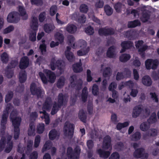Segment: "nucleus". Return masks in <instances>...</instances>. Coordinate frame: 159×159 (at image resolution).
I'll return each instance as SVG.
<instances>
[{
	"instance_id": "obj_24",
	"label": "nucleus",
	"mask_w": 159,
	"mask_h": 159,
	"mask_svg": "<svg viewBox=\"0 0 159 159\" xmlns=\"http://www.w3.org/2000/svg\"><path fill=\"white\" fill-rule=\"evenodd\" d=\"M142 111V108L139 106H137L135 107L133 109L132 113L133 117L135 118L138 117Z\"/></svg>"
},
{
	"instance_id": "obj_15",
	"label": "nucleus",
	"mask_w": 159,
	"mask_h": 159,
	"mask_svg": "<svg viewBox=\"0 0 159 159\" xmlns=\"http://www.w3.org/2000/svg\"><path fill=\"white\" fill-rule=\"evenodd\" d=\"M84 47L82 49L77 51V54L78 56H83L87 54L90 50V48L89 47L86 48L87 43L84 40H82Z\"/></svg>"
},
{
	"instance_id": "obj_38",
	"label": "nucleus",
	"mask_w": 159,
	"mask_h": 159,
	"mask_svg": "<svg viewBox=\"0 0 159 159\" xmlns=\"http://www.w3.org/2000/svg\"><path fill=\"white\" fill-rule=\"evenodd\" d=\"M27 75L26 71L20 70V84L25 82L27 80Z\"/></svg>"
},
{
	"instance_id": "obj_19",
	"label": "nucleus",
	"mask_w": 159,
	"mask_h": 159,
	"mask_svg": "<svg viewBox=\"0 0 159 159\" xmlns=\"http://www.w3.org/2000/svg\"><path fill=\"white\" fill-rule=\"evenodd\" d=\"M45 73L48 78L49 81L51 83H54L56 79L54 73L48 70H46Z\"/></svg>"
},
{
	"instance_id": "obj_6",
	"label": "nucleus",
	"mask_w": 159,
	"mask_h": 159,
	"mask_svg": "<svg viewBox=\"0 0 159 159\" xmlns=\"http://www.w3.org/2000/svg\"><path fill=\"white\" fill-rule=\"evenodd\" d=\"M75 126L73 124L66 122L63 127L64 134L65 136L72 138L74 134Z\"/></svg>"
},
{
	"instance_id": "obj_28",
	"label": "nucleus",
	"mask_w": 159,
	"mask_h": 159,
	"mask_svg": "<svg viewBox=\"0 0 159 159\" xmlns=\"http://www.w3.org/2000/svg\"><path fill=\"white\" fill-rule=\"evenodd\" d=\"M114 8L116 12L120 13L123 9H125V6L124 4H122L121 2H118L114 5Z\"/></svg>"
},
{
	"instance_id": "obj_50",
	"label": "nucleus",
	"mask_w": 159,
	"mask_h": 159,
	"mask_svg": "<svg viewBox=\"0 0 159 159\" xmlns=\"http://www.w3.org/2000/svg\"><path fill=\"white\" fill-rule=\"evenodd\" d=\"M85 32L89 35H92L94 33V30L93 27L89 26L85 29Z\"/></svg>"
},
{
	"instance_id": "obj_14",
	"label": "nucleus",
	"mask_w": 159,
	"mask_h": 159,
	"mask_svg": "<svg viewBox=\"0 0 159 159\" xmlns=\"http://www.w3.org/2000/svg\"><path fill=\"white\" fill-rule=\"evenodd\" d=\"M133 43L131 41H123L121 44V46L122 48L120 51V53H122L125 52L126 50L130 49L133 46Z\"/></svg>"
},
{
	"instance_id": "obj_44",
	"label": "nucleus",
	"mask_w": 159,
	"mask_h": 159,
	"mask_svg": "<svg viewBox=\"0 0 159 159\" xmlns=\"http://www.w3.org/2000/svg\"><path fill=\"white\" fill-rule=\"evenodd\" d=\"M45 125L43 123H39L37 126V133L41 134L43 133L44 130Z\"/></svg>"
},
{
	"instance_id": "obj_11",
	"label": "nucleus",
	"mask_w": 159,
	"mask_h": 159,
	"mask_svg": "<svg viewBox=\"0 0 159 159\" xmlns=\"http://www.w3.org/2000/svg\"><path fill=\"white\" fill-rule=\"evenodd\" d=\"M71 19L80 23H84L86 20L84 15H80L79 13L77 12H75L72 15Z\"/></svg>"
},
{
	"instance_id": "obj_53",
	"label": "nucleus",
	"mask_w": 159,
	"mask_h": 159,
	"mask_svg": "<svg viewBox=\"0 0 159 159\" xmlns=\"http://www.w3.org/2000/svg\"><path fill=\"white\" fill-rule=\"evenodd\" d=\"M82 82L81 81H77L76 83L75 84H73L72 87H75V89L79 91L82 88Z\"/></svg>"
},
{
	"instance_id": "obj_2",
	"label": "nucleus",
	"mask_w": 159,
	"mask_h": 159,
	"mask_svg": "<svg viewBox=\"0 0 159 159\" xmlns=\"http://www.w3.org/2000/svg\"><path fill=\"white\" fill-rule=\"evenodd\" d=\"M10 118L14 128V138L17 139L19 135V126L20 119L17 117V112L16 111H12L10 115Z\"/></svg>"
},
{
	"instance_id": "obj_4",
	"label": "nucleus",
	"mask_w": 159,
	"mask_h": 159,
	"mask_svg": "<svg viewBox=\"0 0 159 159\" xmlns=\"http://www.w3.org/2000/svg\"><path fill=\"white\" fill-rule=\"evenodd\" d=\"M81 149L80 147L77 146L74 149V151L71 147L67 148L66 154L69 159H79Z\"/></svg>"
},
{
	"instance_id": "obj_32",
	"label": "nucleus",
	"mask_w": 159,
	"mask_h": 159,
	"mask_svg": "<svg viewBox=\"0 0 159 159\" xmlns=\"http://www.w3.org/2000/svg\"><path fill=\"white\" fill-rule=\"evenodd\" d=\"M157 121V116L156 113L154 112L152 113L149 117L147 120V122L148 124H154L156 123Z\"/></svg>"
},
{
	"instance_id": "obj_51",
	"label": "nucleus",
	"mask_w": 159,
	"mask_h": 159,
	"mask_svg": "<svg viewBox=\"0 0 159 159\" xmlns=\"http://www.w3.org/2000/svg\"><path fill=\"white\" fill-rule=\"evenodd\" d=\"M98 87L97 85L96 84H93L92 88V93L94 96H97L99 93Z\"/></svg>"
},
{
	"instance_id": "obj_56",
	"label": "nucleus",
	"mask_w": 159,
	"mask_h": 159,
	"mask_svg": "<svg viewBox=\"0 0 159 159\" xmlns=\"http://www.w3.org/2000/svg\"><path fill=\"white\" fill-rule=\"evenodd\" d=\"M39 75L43 83L44 84H47L48 83V80L44 74L42 72H40L39 73Z\"/></svg>"
},
{
	"instance_id": "obj_10",
	"label": "nucleus",
	"mask_w": 159,
	"mask_h": 159,
	"mask_svg": "<svg viewBox=\"0 0 159 159\" xmlns=\"http://www.w3.org/2000/svg\"><path fill=\"white\" fill-rule=\"evenodd\" d=\"M98 33L101 36H107L113 35L115 34V31L114 29L112 28L106 27L99 28Z\"/></svg>"
},
{
	"instance_id": "obj_25",
	"label": "nucleus",
	"mask_w": 159,
	"mask_h": 159,
	"mask_svg": "<svg viewBox=\"0 0 159 159\" xmlns=\"http://www.w3.org/2000/svg\"><path fill=\"white\" fill-rule=\"evenodd\" d=\"M59 136V134L55 129L51 130L48 134V137L49 139L51 140H53L57 137L58 138Z\"/></svg>"
},
{
	"instance_id": "obj_52",
	"label": "nucleus",
	"mask_w": 159,
	"mask_h": 159,
	"mask_svg": "<svg viewBox=\"0 0 159 159\" xmlns=\"http://www.w3.org/2000/svg\"><path fill=\"white\" fill-rule=\"evenodd\" d=\"M115 149L118 151H120L123 150L124 145L123 143L121 142H118L115 145Z\"/></svg>"
},
{
	"instance_id": "obj_21",
	"label": "nucleus",
	"mask_w": 159,
	"mask_h": 159,
	"mask_svg": "<svg viewBox=\"0 0 159 159\" xmlns=\"http://www.w3.org/2000/svg\"><path fill=\"white\" fill-rule=\"evenodd\" d=\"M52 102V100L51 98L50 97H47L43 104V108L47 110H49L51 107Z\"/></svg>"
},
{
	"instance_id": "obj_57",
	"label": "nucleus",
	"mask_w": 159,
	"mask_h": 159,
	"mask_svg": "<svg viewBox=\"0 0 159 159\" xmlns=\"http://www.w3.org/2000/svg\"><path fill=\"white\" fill-rule=\"evenodd\" d=\"M40 136L39 135H37L34 139V147L35 148H37L39 147L40 142Z\"/></svg>"
},
{
	"instance_id": "obj_40",
	"label": "nucleus",
	"mask_w": 159,
	"mask_h": 159,
	"mask_svg": "<svg viewBox=\"0 0 159 159\" xmlns=\"http://www.w3.org/2000/svg\"><path fill=\"white\" fill-rule=\"evenodd\" d=\"M20 17L23 20H26L28 18V15L25 9L20 6Z\"/></svg>"
},
{
	"instance_id": "obj_47",
	"label": "nucleus",
	"mask_w": 159,
	"mask_h": 159,
	"mask_svg": "<svg viewBox=\"0 0 159 159\" xmlns=\"http://www.w3.org/2000/svg\"><path fill=\"white\" fill-rule=\"evenodd\" d=\"M129 125V123L127 122H125L123 123H119L116 125V129L118 130H120L122 128L128 126Z\"/></svg>"
},
{
	"instance_id": "obj_48",
	"label": "nucleus",
	"mask_w": 159,
	"mask_h": 159,
	"mask_svg": "<svg viewBox=\"0 0 159 159\" xmlns=\"http://www.w3.org/2000/svg\"><path fill=\"white\" fill-rule=\"evenodd\" d=\"M65 80L64 78L60 77L57 83V86L58 88H61L65 84Z\"/></svg>"
},
{
	"instance_id": "obj_34",
	"label": "nucleus",
	"mask_w": 159,
	"mask_h": 159,
	"mask_svg": "<svg viewBox=\"0 0 159 159\" xmlns=\"http://www.w3.org/2000/svg\"><path fill=\"white\" fill-rule=\"evenodd\" d=\"M79 117L80 120L83 122L86 123L87 116L83 110H80L79 113Z\"/></svg>"
},
{
	"instance_id": "obj_37",
	"label": "nucleus",
	"mask_w": 159,
	"mask_h": 159,
	"mask_svg": "<svg viewBox=\"0 0 159 159\" xmlns=\"http://www.w3.org/2000/svg\"><path fill=\"white\" fill-rule=\"evenodd\" d=\"M150 125L147 121H145L142 123L140 126V129L143 131H146L148 130L150 127Z\"/></svg>"
},
{
	"instance_id": "obj_33",
	"label": "nucleus",
	"mask_w": 159,
	"mask_h": 159,
	"mask_svg": "<svg viewBox=\"0 0 159 159\" xmlns=\"http://www.w3.org/2000/svg\"><path fill=\"white\" fill-rule=\"evenodd\" d=\"M33 144V141L30 140L27 143L26 149L25 150V153L27 155H29L31 152L32 148V146Z\"/></svg>"
},
{
	"instance_id": "obj_13",
	"label": "nucleus",
	"mask_w": 159,
	"mask_h": 159,
	"mask_svg": "<svg viewBox=\"0 0 159 159\" xmlns=\"http://www.w3.org/2000/svg\"><path fill=\"white\" fill-rule=\"evenodd\" d=\"M19 13L16 11L12 12L10 13L7 17V21L10 23H16L18 20Z\"/></svg>"
},
{
	"instance_id": "obj_55",
	"label": "nucleus",
	"mask_w": 159,
	"mask_h": 159,
	"mask_svg": "<svg viewBox=\"0 0 159 159\" xmlns=\"http://www.w3.org/2000/svg\"><path fill=\"white\" fill-rule=\"evenodd\" d=\"M49 66L52 70H54L56 69L57 66L56 63V60L54 58H52L51 59Z\"/></svg>"
},
{
	"instance_id": "obj_17",
	"label": "nucleus",
	"mask_w": 159,
	"mask_h": 159,
	"mask_svg": "<svg viewBox=\"0 0 159 159\" xmlns=\"http://www.w3.org/2000/svg\"><path fill=\"white\" fill-rule=\"evenodd\" d=\"M29 65V59L26 56L22 57L20 59V70L26 69Z\"/></svg>"
},
{
	"instance_id": "obj_43",
	"label": "nucleus",
	"mask_w": 159,
	"mask_h": 159,
	"mask_svg": "<svg viewBox=\"0 0 159 159\" xmlns=\"http://www.w3.org/2000/svg\"><path fill=\"white\" fill-rule=\"evenodd\" d=\"M130 58V56L129 54H124L120 57V60L122 62H125L129 60Z\"/></svg>"
},
{
	"instance_id": "obj_20",
	"label": "nucleus",
	"mask_w": 159,
	"mask_h": 159,
	"mask_svg": "<svg viewBox=\"0 0 159 159\" xmlns=\"http://www.w3.org/2000/svg\"><path fill=\"white\" fill-rule=\"evenodd\" d=\"M98 153L100 157L106 159L107 158L110 156L111 152L109 151H105L101 149H99L97 150Z\"/></svg>"
},
{
	"instance_id": "obj_49",
	"label": "nucleus",
	"mask_w": 159,
	"mask_h": 159,
	"mask_svg": "<svg viewBox=\"0 0 159 159\" xmlns=\"http://www.w3.org/2000/svg\"><path fill=\"white\" fill-rule=\"evenodd\" d=\"M51 143L50 141H46L43 148L42 151L43 152L46 151L49 149L51 146Z\"/></svg>"
},
{
	"instance_id": "obj_36",
	"label": "nucleus",
	"mask_w": 159,
	"mask_h": 159,
	"mask_svg": "<svg viewBox=\"0 0 159 159\" xmlns=\"http://www.w3.org/2000/svg\"><path fill=\"white\" fill-rule=\"evenodd\" d=\"M141 23L139 20H136L133 21H129L128 23V27L129 28H134L140 25Z\"/></svg>"
},
{
	"instance_id": "obj_26",
	"label": "nucleus",
	"mask_w": 159,
	"mask_h": 159,
	"mask_svg": "<svg viewBox=\"0 0 159 159\" xmlns=\"http://www.w3.org/2000/svg\"><path fill=\"white\" fill-rule=\"evenodd\" d=\"M81 63H77L72 65L73 70L75 73H78L82 71L83 69Z\"/></svg>"
},
{
	"instance_id": "obj_12",
	"label": "nucleus",
	"mask_w": 159,
	"mask_h": 159,
	"mask_svg": "<svg viewBox=\"0 0 159 159\" xmlns=\"http://www.w3.org/2000/svg\"><path fill=\"white\" fill-rule=\"evenodd\" d=\"M111 138L110 136L106 135L103 139L102 145V148L104 150H108L111 148Z\"/></svg>"
},
{
	"instance_id": "obj_64",
	"label": "nucleus",
	"mask_w": 159,
	"mask_h": 159,
	"mask_svg": "<svg viewBox=\"0 0 159 159\" xmlns=\"http://www.w3.org/2000/svg\"><path fill=\"white\" fill-rule=\"evenodd\" d=\"M124 76L122 72H118L116 75V79L117 81L120 80L124 78Z\"/></svg>"
},
{
	"instance_id": "obj_61",
	"label": "nucleus",
	"mask_w": 159,
	"mask_h": 159,
	"mask_svg": "<svg viewBox=\"0 0 159 159\" xmlns=\"http://www.w3.org/2000/svg\"><path fill=\"white\" fill-rule=\"evenodd\" d=\"M150 94L151 96V98L153 101L157 103L158 102V96L155 92H151Z\"/></svg>"
},
{
	"instance_id": "obj_3",
	"label": "nucleus",
	"mask_w": 159,
	"mask_h": 159,
	"mask_svg": "<svg viewBox=\"0 0 159 159\" xmlns=\"http://www.w3.org/2000/svg\"><path fill=\"white\" fill-rule=\"evenodd\" d=\"M38 26L37 18L35 16L33 17L30 25L32 30L30 32L29 35V39L32 42H34L36 40V33L38 30Z\"/></svg>"
},
{
	"instance_id": "obj_31",
	"label": "nucleus",
	"mask_w": 159,
	"mask_h": 159,
	"mask_svg": "<svg viewBox=\"0 0 159 159\" xmlns=\"http://www.w3.org/2000/svg\"><path fill=\"white\" fill-rule=\"evenodd\" d=\"M11 139V136H8L7 138V148L5 149V151L6 152L9 153L11 151L12 147V143L10 141Z\"/></svg>"
},
{
	"instance_id": "obj_58",
	"label": "nucleus",
	"mask_w": 159,
	"mask_h": 159,
	"mask_svg": "<svg viewBox=\"0 0 159 159\" xmlns=\"http://www.w3.org/2000/svg\"><path fill=\"white\" fill-rule=\"evenodd\" d=\"M57 7L55 5L52 6L50 9L49 14L51 16H53L57 12Z\"/></svg>"
},
{
	"instance_id": "obj_62",
	"label": "nucleus",
	"mask_w": 159,
	"mask_h": 159,
	"mask_svg": "<svg viewBox=\"0 0 159 159\" xmlns=\"http://www.w3.org/2000/svg\"><path fill=\"white\" fill-rule=\"evenodd\" d=\"M38 154L36 151H34L31 153L29 157V159H37Z\"/></svg>"
},
{
	"instance_id": "obj_27",
	"label": "nucleus",
	"mask_w": 159,
	"mask_h": 159,
	"mask_svg": "<svg viewBox=\"0 0 159 159\" xmlns=\"http://www.w3.org/2000/svg\"><path fill=\"white\" fill-rule=\"evenodd\" d=\"M157 129H151L149 132H147L143 134V138L144 139H145L148 137L155 136L157 135Z\"/></svg>"
},
{
	"instance_id": "obj_9",
	"label": "nucleus",
	"mask_w": 159,
	"mask_h": 159,
	"mask_svg": "<svg viewBox=\"0 0 159 159\" xmlns=\"http://www.w3.org/2000/svg\"><path fill=\"white\" fill-rule=\"evenodd\" d=\"M133 156L135 158L144 159L148 158V154L147 153L145 152V150L143 148H141L135 149L134 152Z\"/></svg>"
},
{
	"instance_id": "obj_42",
	"label": "nucleus",
	"mask_w": 159,
	"mask_h": 159,
	"mask_svg": "<svg viewBox=\"0 0 159 159\" xmlns=\"http://www.w3.org/2000/svg\"><path fill=\"white\" fill-rule=\"evenodd\" d=\"M65 55L67 59L70 62H73L75 60V56L72 52H65Z\"/></svg>"
},
{
	"instance_id": "obj_60",
	"label": "nucleus",
	"mask_w": 159,
	"mask_h": 159,
	"mask_svg": "<svg viewBox=\"0 0 159 159\" xmlns=\"http://www.w3.org/2000/svg\"><path fill=\"white\" fill-rule=\"evenodd\" d=\"M2 61L3 63H7L8 61V56L6 52H4L1 56Z\"/></svg>"
},
{
	"instance_id": "obj_7",
	"label": "nucleus",
	"mask_w": 159,
	"mask_h": 159,
	"mask_svg": "<svg viewBox=\"0 0 159 159\" xmlns=\"http://www.w3.org/2000/svg\"><path fill=\"white\" fill-rule=\"evenodd\" d=\"M11 109L12 107L11 104H8L7 105L5 110L3 112L1 120V125L3 126V128H2L1 132L2 135H3L5 133V128L4 125L6 124L7 121V119L8 115V112L11 110Z\"/></svg>"
},
{
	"instance_id": "obj_22",
	"label": "nucleus",
	"mask_w": 159,
	"mask_h": 159,
	"mask_svg": "<svg viewBox=\"0 0 159 159\" xmlns=\"http://www.w3.org/2000/svg\"><path fill=\"white\" fill-rule=\"evenodd\" d=\"M77 27L74 24H68L66 26V30L68 33L74 34L77 30Z\"/></svg>"
},
{
	"instance_id": "obj_35",
	"label": "nucleus",
	"mask_w": 159,
	"mask_h": 159,
	"mask_svg": "<svg viewBox=\"0 0 159 159\" xmlns=\"http://www.w3.org/2000/svg\"><path fill=\"white\" fill-rule=\"evenodd\" d=\"M61 107L58 106V105L57 104V102H55L52 108L51 112V114L52 115H54L57 112Z\"/></svg>"
},
{
	"instance_id": "obj_63",
	"label": "nucleus",
	"mask_w": 159,
	"mask_h": 159,
	"mask_svg": "<svg viewBox=\"0 0 159 159\" xmlns=\"http://www.w3.org/2000/svg\"><path fill=\"white\" fill-rule=\"evenodd\" d=\"M120 156L119 153L117 152H113L111 155L109 159H119Z\"/></svg>"
},
{
	"instance_id": "obj_1",
	"label": "nucleus",
	"mask_w": 159,
	"mask_h": 159,
	"mask_svg": "<svg viewBox=\"0 0 159 159\" xmlns=\"http://www.w3.org/2000/svg\"><path fill=\"white\" fill-rule=\"evenodd\" d=\"M139 12L141 15L140 17L141 21L143 23L148 21L150 18L151 11L147 9L145 6H144L138 8L137 10L133 9L131 11V13L136 17L137 15L139 16Z\"/></svg>"
},
{
	"instance_id": "obj_30",
	"label": "nucleus",
	"mask_w": 159,
	"mask_h": 159,
	"mask_svg": "<svg viewBox=\"0 0 159 159\" xmlns=\"http://www.w3.org/2000/svg\"><path fill=\"white\" fill-rule=\"evenodd\" d=\"M88 91L87 87H84L81 93V99L83 102H85L87 100V98L88 96Z\"/></svg>"
},
{
	"instance_id": "obj_8",
	"label": "nucleus",
	"mask_w": 159,
	"mask_h": 159,
	"mask_svg": "<svg viewBox=\"0 0 159 159\" xmlns=\"http://www.w3.org/2000/svg\"><path fill=\"white\" fill-rule=\"evenodd\" d=\"M159 62L157 59H148L145 62V66L147 70L156 69L158 66Z\"/></svg>"
},
{
	"instance_id": "obj_59",
	"label": "nucleus",
	"mask_w": 159,
	"mask_h": 159,
	"mask_svg": "<svg viewBox=\"0 0 159 159\" xmlns=\"http://www.w3.org/2000/svg\"><path fill=\"white\" fill-rule=\"evenodd\" d=\"M46 14L45 11L40 13L39 16V19L40 22H43L46 19Z\"/></svg>"
},
{
	"instance_id": "obj_46",
	"label": "nucleus",
	"mask_w": 159,
	"mask_h": 159,
	"mask_svg": "<svg viewBox=\"0 0 159 159\" xmlns=\"http://www.w3.org/2000/svg\"><path fill=\"white\" fill-rule=\"evenodd\" d=\"M105 11L107 16H110L113 13L112 8L108 5H106L104 7Z\"/></svg>"
},
{
	"instance_id": "obj_29",
	"label": "nucleus",
	"mask_w": 159,
	"mask_h": 159,
	"mask_svg": "<svg viewBox=\"0 0 159 159\" xmlns=\"http://www.w3.org/2000/svg\"><path fill=\"white\" fill-rule=\"evenodd\" d=\"M54 25L50 24H45L43 25V29L45 32L50 33L55 28Z\"/></svg>"
},
{
	"instance_id": "obj_41",
	"label": "nucleus",
	"mask_w": 159,
	"mask_h": 159,
	"mask_svg": "<svg viewBox=\"0 0 159 159\" xmlns=\"http://www.w3.org/2000/svg\"><path fill=\"white\" fill-rule=\"evenodd\" d=\"M55 37L56 40L58 41L60 43H61L63 42L64 37L62 34L57 32L55 34Z\"/></svg>"
},
{
	"instance_id": "obj_45",
	"label": "nucleus",
	"mask_w": 159,
	"mask_h": 159,
	"mask_svg": "<svg viewBox=\"0 0 159 159\" xmlns=\"http://www.w3.org/2000/svg\"><path fill=\"white\" fill-rule=\"evenodd\" d=\"M141 137V134L139 132H136L134 134L131 136V139L134 141H137L139 140Z\"/></svg>"
},
{
	"instance_id": "obj_39",
	"label": "nucleus",
	"mask_w": 159,
	"mask_h": 159,
	"mask_svg": "<svg viewBox=\"0 0 159 159\" xmlns=\"http://www.w3.org/2000/svg\"><path fill=\"white\" fill-rule=\"evenodd\" d=\"M111 74V69L110 67H106L103 70V76L106 78L110 76Z\"/></svg>"
},
{
	"instance_id": "obj_54",
	"label": "nucleus",
	"mask_w": 159,
	"mask_h": 159,
	"mask_svg": "<svg viewBox=\"0 0 159 159\" xmlns=\"http://www.w3.org/2000/svg\"><path fill=\"white\" fill-rule=\"evenodd\" d=\"M80 9L81 12L86 13L88 12L89 8L87 5L85 4H83L80 5Z\"/></svg>"
},
{
	"instance_id": "obj_23",
	"label": "nucleus",
	"mask_w": 159,
	"mask_h": 159,
	"mask_svg": "<svg viewBox=\"0 0 159 159\" xmlns=\"http://www.w3.org/2000/svg\"><path fill=\"white\" fill-rule=\"evenodd\" d=\"M142 83L143 84L147 86L152 85V81L150 76L148 75L144 76L142 79Z\"/></svg>"
},
{
	"instance_id": "obj_16",
	"label": "nucleus",
	"mask_w": 159,
	"mask_h": 159,
	"mask_svg": "<svg viewBox=\"0 0 159 159\" xmlns=\"http://www.w3.org/2000/svg\"><path fill=\"white\" fill-rule=\"evenodd\" d=\"M67 103V101L66 96L62 93H59L57 97V104L61 107L62 106L66 105Z\"/></svg>"
},
{
	"instance_id": "obj_18",
	"label": "nucleus",
	"mask_w": 159,
	"mask_h": 159,
	"mask_svg": "<svg viewBox=\"0 0 159 159\" xmlns=\"http://www.w3.org/2000/svg\"><path fill=\"white\" fill-rule=\"evenodd\" d=\"M116 47L115 46L112 45L108 49L107 53V56L109 58H114L116 56L115 52Z\"/></svg>"
},
{
	"instance_id": "obj_5",
	"label": "nucleus",
	"mask_w": 159,
	"mask_h": 159,
	"mask_svg": "<svg viewBox=\"0 0 159 159\" xmlns=\"http://www.w3.org/2000/svg\"><path fill=\"white\" fill-rule=\"evenodd\" d=\"M30 92L33 95H36L38 98H42L44 93L41 87H38L34 83L31 84L30 87Z\"/></svg>"
}]
</instances>
